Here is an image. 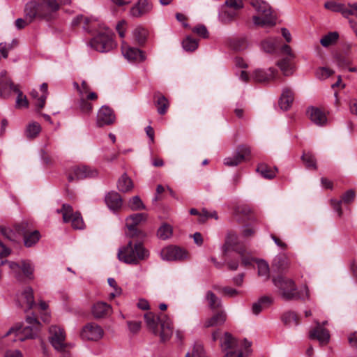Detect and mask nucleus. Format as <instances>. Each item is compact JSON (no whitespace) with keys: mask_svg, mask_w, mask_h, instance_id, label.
<instances>
[{"mask_svg":"<svg viewBox=\"0 0 357 357\" xmlns=\"http://www.w3.org/2000/svg\"><path fill=\"white\" fill-rule=\"evenodd\" d=\"M221 292L224 295L229 296V297H234V296H237L239 293L236 289L231 288V287H225L222 288Z\"/></svg>","mask_w":357,"mask_h":357,"instance_id":"338daca9","label":"nucleus"},{"mask_svg":"<svg viewBox=\"0 0 357 357\" xmlns=\"http://www.w3.org/2000/svg\"><path fill=\"white\" fill-rule=\"evenodd\" d=\"M309 337L311 340H318L320 344L324 345L328 343L330 334L328 330L317 322L316 327L310 331Z\"/></svg>","mask_w":357,"mask_h":357,"instance_id":"412c9836","label":"nucleus"},{"mask_svg":"<svg viewBox=\"0 0 357 357\" xmlns=\"http://www.w3.org/2000/svg\"><path fill=\"white\" fill-rule=\"evenodd\" d=\"M156 105L158 106V112L162 115L166 113L169 107V102L164 96H160L156 101Z\"/></svg>","mask_w":357,"mask_h":357,"instance_id":"49530a36","label":"nucleus"},{"mask_svg":"<svg viewBox=\"0 0 357 357\" xmlns=\"http://www.w3.org/2000/svg\"><path fill=\"white\" fill-rule=\"evenodd\" d=\"M146 218L147 215L146 213H136L127 218V227L128 229V235L130 237L137 235V225L142 222L146 221Z\"/></svg>","mask_w":357,"mask_h":357,"instance_id":"4be33fe9","label":"nucleus"},{"mask_svg":"<svg viewBox=\"0 0 357 357\" xmlns=\"http://www.w3.org/2000/svg\"><path fill=\"white\" fill-rule=\"evenodd\" d=\"M40 130V124L37 122H32L26 126L25 135L29 139H33L38 136Z\"/></svg>","mask_w":357,"mask_h":357,"instance_id":"c9c22d12","label":"nucleus"},{"mask_svg":"<svg viewBox=\"0 0 357 357\" xmlns=\"http://www.w3.org/2000/svg\"><path fill=\"white\" fill-rule=\"evenodd\" d=\"M74 87L77 90L79 93V108L84 113L89 112V89L86 81H83L81 86L77 82L73 83Z\"/></svg>","mask_w":357,"mask_h":357,"instance_id":"f8f14e48","label":"nucleus"},{"mask_svg":"<svg viewBox=\"0 0 357 357\" xmlns=\"http://www.w3.org/2000/svg\"><path fill=\"white\" fill-rule=\"evenodd\" d=\"M205 298L208 302L210 309L212 310L220 308L222 305L221 300L213 291H208L206 293Z\"/></svg>","mask_w":357,"mask_h":357,"instance_id":"72a5a7b5","label":"nucleus"},{"mask_svg":"<svg viewBox=\"0 0 357 357\" xmlns=\"http://www.w3.org/2000/svg\"><path fill=\"white\" fill-rule=\"evenodd\" d=\"M49 340L52 347L61 352L63 357H69L70 354L66 351V334L63 328L57 326H52L49 329Z\"/></svg>","mask_w":357,"mask_h":357,"instance_id":"1a4fd4ad","label":"nucleus"},{"mask_svg":"<svg viewBox=\"0 0 357 357\" xmlns=\"http://www.w3.org/2000/svg\"><path fill=\"white\" fill-rule=\"evenodd\" d=\"M91 47L103 53L116 47L114 33L103 24H100L91 17Z\"/></svg>","mask_w":357,"mask_h":357,"instance_id":"f257e3e1","label":"nucleus"},{"mask_svg":"<svg viewBox=\"0 0 357 357\" xmlns=\"http://www.w3.org/2000/svg\"><path fill=\"white\" fill-rule=\"evenodd\" d=\"M117 188L120 192H128L133 188V183L130 177L124 174L117 181Z\"/></svg>","mask_w":357,"mask_h":357,"instance_id":"c85d7f7f","label":"nucleus"},{"mask_svg":"<svg viewBox=\"0 0 357 357\" xmlns=\"http://www.w3.org/2000/svg\"><path fill=\"white\" fill-rule=\"evenodd\" d=\"M130 331L132 333H137L139 331L142 326L141 321H129L127 322Z\"/></svg>","mask_w":357,"mask_h":357,"instance_id":"e2e57ef3","label":"nucleus"},{"mask_svg":"<svg viewBox=\"0 0 357 357\" xmlns=\"http://www.w3.org/2000/svg\"><path fill=\"white\" fill-rule=\"evenodd\" d=\"M349 8H346L342 4L340 13L344 17H349L350 15H355V12L357 10V3L353 4H349Z\"/></svg>","mask_w":357,"mask_h":357,"instance_id":"5fc2aeb1","label":"nucleus"},{"mask_svg":"<svg viewBox=\"0 0 357 357\" xmlns=\"http://www.w3.org/2000/svg\"><path fill=\"white\" fill-rule=\"evenodd\" d=\"M208 218H214L215 220H218V216L216 211H208L207 209L203 208L200 213V218H199V222L203 223Z\"/></svg>","mask_w":357,"mask_h":357,"instance_id":"603ef678","label":"nucleus"},{"mask_svg":"<svg viewBox=\"0 0 357 357\" xmlns=\"http://www.w3.org/2000/svg\"><path fill=\"white\" fill-rule=\"evenodd\" d=\"M294 100V92L289 88H284L279 101V105L282 110H288Z\"/></svg>","mask_w":357,"mask_h":357,"instance_id":"b1692460","label":"nucleus"},{"mask_svg":"<svg viewBox=\"0 0 357 357\" xmlns=\"http://www.w3.org/2000/svg\"><path fill=\"white\" fill-rule=\"evenodd\" d=\"M73 175L69 174L68 180L69 182H72L75 180H81L87 177L89 172L88 168L86 166H78L75 167L73 169Z\"/></svg>","mask_w":357,"mask_h":357,"instance_id":"c756f323","label":"nucleus"},{"mask_svg":"<svg viewBox=\"0 0 357 357\" xmlns=\"http://www.w3.org/2000/svg\"><path fill=\"white\" fill-rule=\"evenodd\" d=\"M0 234L10 241H14L15 240V233L9 228L0 226Z\"/></svg>","mask_w":357,"mask_h":357,"instance_id":"bf43d9fd","label":"nucleus"},{"mask_svg":"<svg viewBox=\"0 0 357 357\" xmlns=\"http://www.w3.org/2000/svg\"><path fill=\"white\" fill-rule=\"evenodd\" d=\"M135 40L139 45H144L146 41L148 31L142 26H137L132 31Z\"/></svg>","mask_w":357,"mask_h":357,"instance_id":"7c9ffc66","label":"nucleus"},{"mask_svg":"<svg viewBox=\"0 0 357 357\" xmlns=\"http://www.w3.org/2000/svg\"><path fill=\"white\" fill-rule=\"evenodd\" d=\"M338 38L339 34L337 32H329L328 34L322 37L320 40V43L323 47H327L335 44L337 41Z\"/></svg>","mask_w":357,"mask_h":357,"instance_id":"e433bc0d","label":"nucleus"},{"mask_svg":"<svg viewBox=\"0 0 357 357\" xmlns=\"http://www.w3.org/2000/svg\"><path fill=\"white\" fill-rule=\"evenodd\" d=\"M192 31L197 35L200 36L203 38H207L208 37V31L204 25H198L192 29Z\"/></svg>","mask_w":357,"mask_h":357,"instance_id":"680f3d73","label":"nucleus"},{"mask_svg":"<svg viewBox=\"0 0 357 357\" xmlns=\"http://www.w3.org/2000/svg\"><path fill=\"white\" fill-rule=\"evenodd\" d=\"M160 255L163 260L167 261L183 260L188 258V252L184 249L172 245L163 248Z\"/></svg>","mask_w":357,"mask_h":357,"instance_id":"ddd939ff","label":"nucleus"},{"mask_svg":"<svg viewBox=\"0 0 357 357\" xmlns=\"http://www.w3.org/2000/svg\"><path fill=\"white\" fill-rule=\"evenodd\" d=\"M261 48L267 53H273L275 50V42L272 40H266L261 43Z\"/></svg>","mask_w":357,"mask_h":357,"instance_id":"13d9d810","label":"nucleus"},{"mask_svg":"<svg viewBox=\"0 0 357 357\" xmlns=\"http://www.w3.org/2000/svg\"><path fill=\"white\" fill-rule=\"evenodd\" d=\"M310 120L317 126H323L326 124V114L319 108L311 107L307 110Z\"/></svg>","mask_w":357,"mask_h":357,"instance_id":"393cba45","label":"nucleus"},{"mask_svg":"<svg viewBox=\"0 0 357 357\" xmlns=\"http://www.w3.org/2000/svg\"><path fill=\"white\" fill-rule=\"evenodd\" d=\"M15 93L17 94L15 107L17 108H26L29 106V102L25 96L19 89H15Z\"/></svg>","mask_w":357,"mask_h":357,"instance_id":"a18cd8bd","label":"nucleus"},{"mask_svg":"<svg viewBox=\"0 0 357 357\" xmlns=\"http://www.w3.org/2000/svg\"><path fill=\"white\" fill-rule=\"evenodd\" d=\"M26 323L28 326L22 328L21 325H16L9 329L4 335V337L15 335L14 341H24L29 338H35L40 328V323L35 317H27Z\"/></svg>","mask_w":357,"mask_h":357,"instance_id":"6e6552de","label":"nucleus"},{"mask_svg":"<svg viewBox=\"0 0 357 357\" xmlns=\"http://www.w3.org/2000/svg\"><path fill=\"white\" fill-rule=\"evenodd\" d=\"M91 313L96 319H103L112 314V308L109 304L99 301L93 305L91 308Z\"/></svg>","mask_w":357,"mask_h":357,"instance_id":"aec40b11","label":"nucleus"},{"mask_svg":"<svg viewBox=\"0 0 357 357\" xmlns=\"http://www.w3.org/2000/svg\"><path fill=\"white\" fill-rule=\"evenodd\" d=\"M278 169L271 168L266 164H259L257 167V172H259L264 178L272 179L276 176Z\"/></svg>","mask_w":357,"mask_h":357,"instance_id":"2f4dec72","label":"nucleus"},{"mask_svg":"<svg viewBox=\"0 0 357 357\" xmlns=\"http://www.w3.org/2000/svg\"><path fill=\"white\" fill-rule=\"evenodd\" d=\"M282 320L287 325L294 324L296 326L298 324V317L294 312H287L282 316Z\"/></svg>","mask_w":357,"mask_h":357,"instance_id":"de8ad7c7","label":"nucleus"},{"mask_svg":"<svg viewBox=\"0 0 357 357\" xmlns=\"http://www.w3.org/2000/svg\"><path fill=\"white\" fill-rule=\"evenodd\" d=\"M19 305L24 308V310H29L35 305L33 292L30 287H26L22 293L17 296V300Z\"/></svg>","mask_w":357,"mask_h":357,"instance_id":"6ab92c4d","label":"nucleus"},{"mask_svg":"<svg viewBox=\"0 0 357 357\" xmlns=\"http://www.w3.org/2000/svg\"><path fill=\"white\" fill-rule=\"evenodd\" d=\"M47 87L48 86L47 83H43L40 85V91L43 93V94L39 98H38L36 107L38 109H42L45 106V100L48 94Z\"/></svg>","mask_w":357,"mask_h":357,"instance_id":"09e8293b","label":"nucleus"},{"mask_svg":"<svg viewBox=\"0 0 357 357\" xmlns=\"http://www.w3.org/2000/svg\"><path fill=\"white\" fill-rule=\"evenodd\" d=\"M250 153V149L247 146H239L237 153L232 157H227L224 160V164L228 167H234L240 164L245 158Z\"/></svg>","mask_w":357,"mask_h":357,"instance_id":"a211bd4d","label":"nucleus"},{"mask_svg":"<svg viewBox=\"0 0 357 357\" xmlns=\"http://www.w3.org/2000/svg\"><path fill=\"white\" fill-rule=\"evenodd\" d=\"M342 3H339L335 1H327L324 3V8L333 12L340 13Z\"/></svg>","mask_w":357,"mask_h":357,"instance_id":"052dcab7","label":"nucleus"},{"mask_svg":"<svg viewBox=\"0 0 357 357\" xmlns=\"http://www.w3.org/2000/svg\"><path fill=\"white\" fill-rule=\"evenodd\" d=\"M274 285L278 289L280 296L284 301L305 299L309 298V291L306 286L298 290L295 282L289 278L278 276L273 278Z\"/></svg>","mask_w":357,"mask_h":357,"instance_id":"20e7f679","label":"nucleus"},{"mask_svg":"<svg viewBox=\"0 0 357 357\" xmlns=\"http://www.w3.org/2000/svg\"><path fill=\"white\" fill-rule=\"evenodd\" d=\"M225 5L237 12L244 6L243 0H226Z\"/></svg>","mask_w":357,"mask_h":357,"instance_id":"4d7b16f0","label":"nucleus"},{"mask_svg":"<svg viewBox=\"0 0 357 357\" xmlns=\"http://www.w3.org/2000/svg\"><path fill=\"white\" fill-rule=\"evenodd\" d=\"M250 4L259 13V15L252 17L255 25L264 27L273 26L276 24V17L267 2L263 0H252Z\"/></svg>","mask_w":357,"mask_h":357,"instance_id":"0eeeda50","label":"nucleus"},{"mask_svg":"<svg viewBox=\"0 0 357 357\" xmlns=\"http://www.w3.org/2000/svg\"><path fill=\"white\" fill-rule=\"evenodd\" d=\"M17 45V41L13 40L11 43H0V52L1 56L6 59L8 55V52L11 50Z\"/></svg>","mask_w":357,"mask_h":357,"instance_id":"3c124183","label":"nucleus"},{"mask_svg":"<svg viewBox=\"0 0 357 357\" xmlns=\"http://www.w3.org/2000/svg\"><path fill=\"white\" fill-rule=\"evenodd\" d=\"M227 319V314L224 310H220L211 318L207 319L204 324L205 328L218 326L224 324Z\"/></svg>","mask_w":357,"mask_h":357,"instance_id":"bb28decb","label":"nucleus"},{"mask_svg":"<svg viewBox=\"0 0 357 357\" xmlns=\"http://www.w3.org/2000/svg\"><path fill=\"white\" fill-rule=\"evenodd\" d=\"M24 244L30 248L36 245L40 238V232L38 230L31 231L24 236Z\"/></svg>","mask_w":357,"mask_h":357,"instance_id":"473e14b6","label":"nucleus"},{"mask_svg":"<svg viewBox=\"0 0 357 357\" xmlns=\"http://www.w3.org/2000/svg\"><path fill=\"white\" fill-rule=\"evenodd\" d=\"M126 29V21H124V20L119 21L116 26V30L118 32L120 38H123L125 37Z\"/></svg>","mask_w":357,"mask_h":357,"instance_id":"69168bd1","label":"nucleus"},{"mask_svg":"<svg viewBox=\"0 0 357 357\" xmlns=\"http://www.w3.org/2000/svg\"><path fill=\"white\" fill-rule=\"evenodd\" d=\"M116 116L114 111L107 106H102L98 112L96 123L98 127L113 124Z\"/></svg>","mask_w":357,"mask_h":357,"instance_id":"2eb2a0df","label":"nucleus"},{"mask_svg":"<svg viewBox=\"0 0 357 357\" xmlns=\"http://www.w3.org/2000/svg\"><path fill=\"white\" fill-rule=\"evenodd\" d=\"M15 228L16 232L23 236L31 231V225L27 222H22L20 224L15 225Z\"/></svg>","mask_w":357,"mask_h":357,"instance_id":"864d4df0","label":"nucleus"},{"mask_svg":"<svg viewBox=\"0 0 357 357\" xmlns=\"http://www.w3.org/2000/svg\"><path fill=\"white\" fill-rule=\"evenodd\" d=\"M273 265L279 270H285L289 265V261L287 256L284 254L277 255L273 260Z\"/></svg>","mask_w":357,"mask_h":357,"instance_id":"4c0bfd02","label":"nucleus"},{"mask_svg":"<svg viewBox=\"0 0 357 357\" xmlns=\"http://www.w3.org/2000/svg\"><path fill=\"white\" fill-rule=\"evenodd\" d=\"M103 335L104 331L101 326L91 323V340L98 341L103 337Z\"/></svg>","mask_w":357,"mask_h":357,"instance_id":"a19ab883","label":"nucleus"},{"mask_svg":"<svg viewBox=\"0 0 357 357\" xmlns=\"http://www.w3.org/2000/svg\"><path fill=\"white\" fill-rule=\"evenodd\" d=\"M291 59V57H286L278 62V66L285 76L292 74V68L290 62Z\"/></svg>","mask_w":357,"mask_h":357,"instance_id":"58836bf2","label":"nucleus"},{"mask_svg":"<svg viewBox=\"0 0 357 357\" xmlns=\"http://www.w3.org/2000/svg\"><path fill=\"white\" fill-rule=\"evenodd\" d=\"M152 9L153 4L149 0H137L130 8V14L133 17L139 18L149 14Z\"/></svg>","mask_w":357,"mask_h":357,"instance_id":"f3484780","label":"nucleus"},{"mask_svg":"<svg viewBox=\"0 0 357 357\" xmlns=\"http://www.w3.org/2000/svg\"><path fill=\"white\" fill-rule=\"evenodd\" d=\"M247 45V41L245 38H240L236 41V43L232 45L233 48L236 50H243Z\"/></svg>","mask_w":357,"mask_h":357,"instance_id":"774afa93","label":"nucleus"},{"mask_svg":"<svg viewBox=\"0 0 357 357\" xmlns=\"http://www.w3.org/2000/svg\"><path fill=\"white\" fill-rule=\"evenodd\" d=\"M15 89H19L11 79L7 76V72L2 70L0 73V96L7 99L10 97L12 91L15 93Z\"/></svg>","mask_w":357,"mask_h":357,"instance_id":"4468645a","label":"nucleus"},{"mask_svg":"<svg viewBox=\"0 0 357 357\" xmlns=\"http://www.w3.org/2000/svg\"><path fill=\"white\" fill-rule=\"evenodd\" d=\"M59 8L56 0H33L26 3L24 13L29 22L36 18L49 21Z\"/></svg>","mask_w":357,"mask_h":357,"instance_id":"f03ea898","label":"nucleus"},{"mask_svg":"<svg viewBox=\"0 0 357 357\" xmlns=\"http://www.w3.org/2000/svg\"><path fill=\"white\" fill-rule=\"evenodd\" d=\"M172 234V229L170 225L167 224L162 225L158 230V236L163 240L169 238Z\"/></svg>","mask_w":357,"mask_h":357,"instance_id":"c03bdc74","label":"nucleus"},{"mask_svg":"<svg viewBox=\"0 0 357 357\" xmlns=\"http://www.w3.org/2000/svg\"><path fill=\"white\" fill-rule=\"evenodd\" d=\"M107 207L112 211L120 210L123 205V199L121 195L116 191L108 192L105 197Z\"/></svg>","mask_w":357,"mask_h":357,"instance_id":"5701e85b","label":"nucleus"},{"mask_svg":"<svg viewBox=\"0 0 357 357\" xmlns=\"http://www.w3.org/2000/svg\"><path fill=\"white\" fill-rule=\"evenodd\" d=\"M128 206L132 211H139L146 208L145 205L139 196H134L130 198L128 202Z\"/></svg>","mask_w":357,"mask_h":357,"instance_id":"79ce46f5","label":"nucleus"},{"mask_svg":"<svg viewBox=\"0 0 357 357\" xmlns=\"http://www.w3.org/2000/svg\"><path fill=\"white\" fill-rule=\"evenodd\" d=\"M118 259L128 264H138L140 261L146 260L149 256V252L141 243L133 244L132 241L119 248Z\"/></svg>","mask_w":357,"mask_h":357,"instance_id":"39448f33","label":"nucleus"},{"mask_svg":"<svg viewBox=\"0 0 357 357\" xmlns=\"http://www.w3.org/2000/svg\"><path fill=\"white\" fill-rule=\"evenodd\" d=\"M333 74V71L326 67L319 68L316 71V76L319 79H326Z\"/></svg>","mask_w":357,"mask_h":357,"instance_id":"6e6d98bb","label":"nucleus"},{"mask_svg":"<svg viewBox=\"0 0 357 357\" xmlns=\"http://www.w3.org/2000/svg\"><path fill=\"white\" fill-rule=\"evenodd\" d=\"M237 15V11L222 6L218 14V20L224 24H229L234 21Z\"/></svg>","mask_w":357,"mask_h":357,"instance_id":"cd10ccee","label":"nucleus"},{"mask_svg":"<svg viewBox=\"0 0 357 357\" xmlns=\"http://www.w3.org/2000/svg\"><path fill=\"white\" fill-rule=\"evenodd\" d=\"M57 212L62 213L64 222H71L74 229H81L83 228L84 222L80 214L74 213L71 206L64 204L60 210H57Z\"/></svg>","mask_w":357,"mask_h":357,"instance_id":"9b49d317","label":"nucleus"},{"mask_svg":"<svg viewBox=\"0 0 357 357\" xmlns=\"http://www.w3.org/2000/svg\"><path fill=\"white\" fill-rule=\"evenodd\" d=\"M144 320L149 330L155 335L159 334L162 342L170 339L173 333V327L172 321L167 315L160 313L155 317L152 312H148L144 314Z\"/></svg>","mask_w":357,"mask_h":357,"instance_id":"7ed1b4c3","label":"nucleus"},{"mask_svg":"<svg viewBox=\"0 0 357 357\" xmlns=\"http://www.w3.org/2000/svg\"><path fill=\"white\" fill-rule=\"evenodd\" d=\"M258 266V275L261 277L264 278V280H267L269 278V266L264 260H261L257 263Z\"/></svg>","mask_w":357,"mask_h":357,"instance_id":"37998d69","label":"nucleus"},{"mask_svg":"<svg viewBox=\"0 0 357 357\" xmlns=\"http://www.w3.org/2000/svg\"><path fill=\"white\" fill-rule=\"evenodd\" d=\"M7 264L9 266V268L11 269L14 276L18 280H22V277L20 274V271L23 273V275L25 278L32 280L33 268L31 264L29 261H22L20 263H16L14 261H7Z\"/></svg>","mask_w":357,"mask_h":357,"instance_id":"9d476101","label":"nucleus"},{"mask_svg":"<svg viewBox=\"0 0 357 357\" xmlns=\"http://www.w3.org/2000/svg\"><path fill=\"white\" fill-rule=\"evenodd\" d=\"M122 53L129 61L143 62L146 60L145 52L137 47L127 46L124 43L122 45Z\"/></svg>","mask_w":357,"mask_h":357,"instance_id":"dca6fc26","label":"nucleus"},{"mask_svg":"<svg viewBox=\"0 0 357 357\" xmlns=\"http://www.w3.org/2000/svg\"><path fill=\"white\" fill-rule=\"evenodd\" d=\"M198 40L191 36H187L182 43L183 48L187 52H193L198 47Z\"/></svg>","mask_w":357,"mask_h":357,"instance_id":"ea45409f","label":"nucleus"},{"mask_svg":"<svg viewBox=\"0 0 357 357\" xmlns=\"http://www.w3.org/2000/svg\"><path fill=\"white\" fill-rule=\"evenodd\" d=\"M302 160L308 169H317V164L314 157L310 153H303L302 155Z\"/></svg>","mask_w":357,"mask_h":357,"instance_id":"8fccbe9b","label":"nucleus"},{"mask_svg":"<svg viewBox=\"0 0 357 357\" xmlns=\"http://www.w3.org/2000/svg\"><path fill=\"white\" fill-rule=\"evenodd\" d=\"M355 197V192L352 190L347 191L342 197V202L345 204H349L352 202Z\"/></svg>","mask_w":357,"mask_h":357,"instance_id":"0e129e2a","label":"nucleus"},{"mask_svg":"<svg viewBox=\"0 0 357 357\" xmlns=\"http://www.w3.org/2000/svg\"><path fill=\"white\" fill-rule=\"evenodd\" d=\"M250 342L244 341V351L242 349V342L238 341L228 332L225 333L220 339V347L225 352V357H247L250 352Z\"/></svg>","mask_w":357,"mask_h":357,"instance_id":"423d86ee","label":"nucleus"},{"mask_svg":"<svg viewBox=\"0 0 357 357\" xmlns=\"http://www.w3.org/2000/svg\"><path fill=\"white\" fill-rule=\"evenodd\" d=\"M238 237L235 234L229 233L228 234L225 243L222 247L223 252L226 254L230 250H234L236 251L237 249L234 248V246L237 243Z\"/></svg>","mask_w":357,"mask_h":357,"instance_id":"f704fd0d","label":"nucleus"},{"mask_svg":"<svg viewBox=\"0 0 357 357\" xmlns=\"http://www.w3.org/2000/svg\"><path fill=\"white\" fill-rule=\"evenodd\" d=\"M275 70L273 68H268L267 70L262 69H257L253 73V78L258 82H269L274 79Z\"/></svg>","mask_w":357,"mask_h":357,"instance_id":"a878e982","label":"nucleus"}]
</instances>
